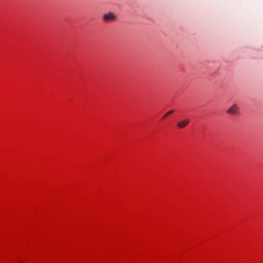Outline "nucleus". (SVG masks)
<instances>
[{
    "instance_id": "f03ea898",
    "label": "nucleus",
    "mask_w": 263,
    "mask_h": 263,
    "mask_svg": "<svg viewBox=\"0 0 263 263\" xmlns=\"http://www.w3.org/2000/svg\"><path fill=\"white\" fill-rule=\"evenodd\" d=\"M117 18V15L112 12L105 13L103 15V20L105 22L112 21L116 20Z\"/></svg>"
},
{
    "instance_id": "20e7f679",
    "label": "nucleus",
    "mask_w": 263,
    "mask_h": 263,
    "mask_svg": "<svg viewBox=\"0 0 263 263\" xmlns=\"http://www.w3.org/2000/svg\"><path fill=\"white\" fill-rule=\"evenodd\" d=\"M173 112H174V110H170L169 111H168L167 112H166L164 116L163 117H162V119H164L166 117H167V116H168V115L171 114H172Z\"/></svg>"
},
{
    "instance_id": "f257e3e1",
    "label": "nucleus",
    "mask_w": 263,
    "mask_h": 263,
    "mask_svg": "<svg viewBox=\"0 0 263 263\" xmlns=\"http://www.w3.org/2000/svg\"><path fill=\"white\" fill-rule=\"evenodd\" d=\"M227 112L234 115H238L239 114L238 106L236 104H234L228 109Z\"/></svg>"
},
{
    "instance_id": "7ed1b4c3",
    "label": "nucleus",
    "mask_w": 263,
    "mask_h": 263,
    "mask_svg": "<svg viewBox=\"0 0 263 263\" xmlns=\"http://www.w3.org/2000/svg\"><path fill=\"white\" fill-rule=\"evenodd\" d=\"M189 122L190 120L189 119H185L178 122L177 126L178 128H182L186 126Z\"/></svg>"
}]
</instances>
